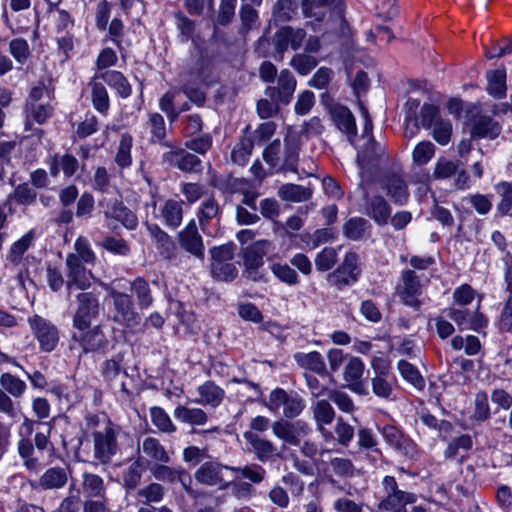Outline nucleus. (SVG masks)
Returning <instances> with one entry per match:
<instances>
[{
	"instance_id": "obj_56",
	"label": "nucleus",
	"mask_w": 512,
	"mask_h": 512,
	"mask_svg": "<svg viewBox=\"0 0 512 512\" xmlns=\"http://www.w3.org/2000/svg\"><path fill=\"white\" fill-rule=\"evenodd\" d=\"M282 158L279 140L271 142L263 151V159L276 172L283 171Z\"/></svg>"
},
{
	"instance_id": "obj_20",
	"label": "nucleus",
	"mask_w": 512,
	"mask_h": 512,
	"mask_svg": "<svg viewBox=\"0 0 512 512\" xmlns=\"http://www.w3.org/2000/svg\"><path fill=\"white\" fill-rule=\"evenodd\" d=\"M402 287L399 288L398 294L402 302L419 310L422 302L418 299V296L422 293V285L416 273L413 270H405L402 272Z\"/></svg>"
},
{
	"instance_id": "obj_64",
	"label": "nucleus",
	"mask_w": 512,
	"mask_h": 512,
	"mask_svg": "<svg viewBox=\"0 0 512 512\" xmlns=\"http://www.w3.org/2000/svg\"><path fill=\"white\" fill-rule=\"evenodd\" d=\"M337 262V251L333 247H325L315 257V266L318 271L330 270Z\"/></svg>"
},
{
	"instance_id": "obj_42",
	"label": "nucleus",
	"mask_w": 512,
	"mask_h": 512,
	"mask_svg": "<svg viewBox=\"0 0 512 512\" xmlns=\"http://www.w3.org/2000/svg\"><path fill=\"white\" fill-rule=\"evenodd\" d=\"M165 488L158 482L150 484L138 489L137 496L143 506H152V503H159L163 500Z\"/></svg>"
},
{
	"instance_id": "obj_48",
	"label": "nucleus",
	"mask_w": 512,
	"mask_h": 512,
	"mask_svg": "<svg viewBox=\"0 0 512 512\" xmlns=\"http://www.w3.org/2000/svg\"><path fill=\"white\" fill-rule=\"evenodd\" d=\"M133 138L130 134L124 133L121 135L117 152L115 155V163L121 169L127 168L132 164L131 148Z\"/></svg>"
},
{
	"instance_id": "obj_7",
	"label": "nucleus",
	"mask_w": 512,
	"mask_h": 512,
	"mask_svg": "<svg viewBox=\"0 0 512 512\" xmlns=\"http://www.w3.org/2000/svg\"><path fill=\"white\" fill-rule=\"evenodd\" d=\"M381 188L395 204L403 205L409 197L406 181L403 178L401 167L394 163L390 170L383 173L380 179Z\"/></svg>"
},
{
	"instance_id": "obj_19",
	"label": "nucleus",
	"mask_w": 512,
	"mask_h": 512,
	"mask_svg": "<svg viewBox=\"0 0 512 512\" xmlns=\"http://www.w3.org/2000/svg\"><path fill=\"white\" fill-rule=\"evenodd\" d=\"M446 313L456 323L460 331L473 330L480 332L487 326L486 317L478 310L448 308Z\"/></svg>"
},
{
	"instance_id": "obj_2",
	"label": "nucleus",
	"mask_w": 512,
	"mask_h": 512,
	"mask_svg": "<svg viewBox=\"0 0 512 512\" xmlns=\"http://www.w3.org/2000/svg\"><path fill=\"white\" fill-rule=\"evenodd\" d=\"M382 486L385 495L378 504L380 512H408L406 505L416 502V495L399 489L393 476H385L382 480Z\"/></svg>"
},
{
	"instance_id": "obj_37",
	"label": "nucleus",
	"mask_w": 512,
	"mask_h": 512,
	"mask_svg": "<svg viewBox=\"0 0 512 512\" xmlns=\"http://www.w3.org/2000/svg\"><path fill=\"white\" fill-rule=\"evenodd\" d=\"M96 78H101L108 86L114 88L122 98H127L131 95V86L125 76L119 71L107 70L97 75Z\"/></svg>"
},
{
	"instance_id": "obj_44",
	"label": "nucleus",
	"mask_w": 512,
	"mask_h": 512,
	"mask_svg": "<svg viewBox=\"0 0 512 512\" xmlns=\"http://www.w3.org/2000/svg\"><path fill=\"white\" fill-rule=\"evenodd\" d=\"M27 122L25 124L26 130L30 129V119L38 124H43L52 116L53 107L49 104L43 103H28L27 107Z\"/></svg>"
},
{
	"instance_id": "obj_55",
	"label": "nucleus",
	"mask_w": 512,
	"mask_h": 512,
	"mask_svg": "<svg viewBox=\"0 0 512 512\" xmlns=\"http://www.w3.org/2000/svg\"><path fill=\"white\" fill-rule=\"evenodd\" d=\"M398 370L401 376L411 383L416 389L422 390L425 387V380L419 373L418 369L407 362L406 360H400L398 362Z\"/></svg>"
},
{
	"instance_id": "obj_32",
	"label": "nucleus",
	"mask_w": 512,
	"mask_h": 512,
	"mask_svg": "<svg viewBox=\"0 0 512 512\" xmlns=\"http://www.w3.org/2000/svg\"><path fill=\"white\" fill-rule=\"evenodd\" d=\"M500 132L501 126L498 122L488 116H479L473 122L471 136L473 138L495 139Z\"/></svg>"
},
{
	"instance_id": "obj_5",
	"label": "nucleus",
	"mask_w": 512,
	"mask_h": 512,
	"mask_svg": "<svg viewBox=\"0 0 512 512\" xmlns=\"http://www.w3.org/2000/svg\"><path fill=\"white\" fill-rule=\"evenodd\" d=\"M28 324L41 351L49 353L56 349L60 333L55 324L40 315L29 317Z\"/></svg>"
},
{
	"instance_id": "obj_38",
	"label": "nucleus",
	"mask_w": 512,
	"mask_h": 512,
	"mask_svg": "<svg viewBox=\"0 0 512 512\" xmlns=\"http://www.w3.org/2000/svg\"><path fill=\"white\" fill-rule=\"evenodd\" d=\"M278 196L283 201L304 202L311 198L312 190L309 187L287 183L279 188Z\"/></svg>"
},
{
	"instance_id": "obj_10",
	"label": "nucleus",
	"mask_w": 512,
	"mask_h": 512,
	"mask_svg": "<svg viewBox=\"0 0 512 512\" xmlns=\"http://www.w3.org/2000/svg\"><path fill=\"white\" fill-rule=\"evenodd\" d=\"M359 256L355 252L346 253L342 263L327 277L328 282L342 289L356 282L360 275Z\"/></svg>"
},
{
	"instance_id": "obj_57",
	"label": "nucleus",
	"mask_w": 512,
	"mask_h": 512,
	"mask_svg": "<svg viewBox=\"0 0 512 512\" xmlns=\"http://www.w3.org/2000/svg\"><path fill=\"white\" fill-rule=\"evenodd\" d=\"M148 124L151 132V142L160 143L168 147L169 145L165 142L166 127L163 116L159 113L150 114Z\"/></svg>"
},
{
	"instance_id": "obj_14",
	"label": "nucleus",
	"mask_w": 512,
	"mask_h": 512,
	"mask_svg": "<svg viewBox=\"0 0 512 512\" xmlns=\"http://www.w3.org/2000/svg\"><path fill=\"white\" fill-rule=\"evenodd\" d=\"M272 430L276 437L294 446L299 445L301 439L311 431L309 425L302 420L291 422L283 419L275 421Z\"/></svg>"
},
{
	"instance_id": "obj_21",
	"label": "nucleus",
	"mask_w": 512,
	"mask_h": 512,
	"mask_svg": "<svg viewBox=\"0 0 512 512\" xmlns=\"http://www.w3.org/2000/svg\"><path fill=\"white\" fill-rule=\"evenodd\" d=\"M330 117L335 126L348 137V141L353 144L357 135L355 118L352 112L339 103H331L329 106Z\"/></svg>"
},
{
	"instance_id": "obj_23",
	"label": "nucleus",
	"mask_w": 512,
	"mask_h": 512,
	"mask_svg": "<svg viewBox=\"0 0 512 512\" xmlns=\"http://www.w3.org/2000/svg\"><path fill=\"white\" fill-rule=\"evenodd\" d=\"M163 160L184 172H200L202 170L200 158L184 149L166 152L163 155Z\"/></svg>"
},
{
	"instance_id": "obj_40",
	"label": "nucleus",
	"mask_w": 512,
	"mask_h": 512,
	"mask_svg": "<svg viewBox=\"0 0 512 512\" xmlns=\"http://www.w3.org/2000/svg\"><path fill=\"white\" fill-rule=\"evenodd\" d=\"M370 230L371 224L362 217H352L343 226L344 235L353 241L362 240Z\"/></svg>"
},
{
	"instance_id": "obj_39",
	"label": "nucleus",
	"mask_w": 512,
	"mask_h": 512,
	"mask_svg": "<svg viewBox=\"0 0 512 512\" xmlns=\"http://www.w3.org/2000/svg\"><path fill=\"white\" fill-rule=\"evenodd\" d=\"M130 289L137 299L140 309H148L153 303V295L149 283L143 277H137L130 283Z\"/></svg>"
},
{
	"instance_id": "obj_24",
	"label": "nucleus",
	"mask_w": 512,
	"mask_h": 512,
	"mask_svg": "<svg viewBox=\"0 0 512 512\" xmlns=\"http://www.w3.org/2000/svg\"><path fill=\"white\" fill-rule=\"evenodd\" d=\"M365 370L363 361L358 357H350L345 365L343 376L348 387L356 393L365 394L363 382L361 380Z\"/></svg>"
},
{
	"instance_id": "obj_31",
	"label": "nucleus",
	"mask_w": 512,
	"mask_h": 512,
	"mask_svg": "<svg viewBox=\"0 0 512 512\" xmlns=\"http://www.w3.org/2000/svg\"><path fill=\"white\" fill-rule=\"evenodd\" d=\"M197 392L200 398L194 400V402L197 404L209 405L213 408H216L221 404L225 395L224 390L212 381H206L204 384L200 385L197 388Z\"/></svg>"
},
{
	"instance_id": "obj_13",
	"label": "nucleus",
	"mask_w": 512,
	"mask_h": 512,
	"mask_svg": "<svg viewBox=\"0 0 512 512\" xmlns=\"http://www.w3.org/2000/svg\"><path fill=\"white\" fill-rule=\"evenodd\" d=\"M87 264L76 261V259H65L66 289L68 295L73 288L86 290L90 288L93 279V273Z\"/></svg>"
},
{
	"instance_id": "obj_12",
	"label": "nucleus",
	"mask_w": 512,
	"mask_h": 512,
	"mask_svg": "<svg viewBox=\"0 0 512 512\" xmlns=\"http://www.w3.org/2000/svg\"><path fill=\"white\" fill-rule=\"evenodd\" d=\"M72 340L79 344L85 354H106L108 351L109 340L99 325L78 330V332L73 333Z\"/></svg>"
},
{
	"instance_id": "obj_28",
	"label": "nucleus",
	"mask_w": 512,
	"mask_h": 512,
	"mask_svg": "<svg viewBox=\"0 0 512 512\" xmlns=\"http://www.w3.org/2000/svg\"><path fill=\"white\" fill-rule=\"evenodd\" d=\"M79 168V162L75 156L69 153L55 154L49 161V171L52 177H57L62 171L68 178L72 177Z\"/></svg>"
},
{
	"instance_id": "obj_63",
	"label": "nucleus",
	"mask_w": 512,
	"mask_h": 512,
	"mask_svg": "<svg viewBox=\"0 0 512 512\" xmlns=\"http://www.w3.org/2000/svg\"><path fill=\"white\" fill-rule=\"evenodd\" d=\"M271 271L281 282L290 286L297 285L300 281L297 272L288 264L274 263Z\"/></svg>"
},
{
	"instance_id": "obj_17",
	"label": "nucleus",
	"mask_w": 512,
	"mask_h": 512,
	"mask_svg": "<svg viewBox=\"0 0 512 512\" xmlns=\"http://www.w3.org/2000/svg\"><path fill=\"white\" fill-rule=\"evenodd\" d=\"M363 191L364 213L371 218L377 225L383 226L391 218V207L387 200L381 195L370 196L366 191L364 184L359 185Z\"/></svg>"
},
{
	"instance_id": "obj_22",
	"label": "nucleus",
	"mask_w": 512,
	"mask_h": 512,
	"mask_svg": "<svg viewBox=\"0 0 512 512\" xmlns=\"http://www.w3.org/2000/svg\"><path fill=\"white\" fill-rule=\"evenodd\" d=\"M146 226L160 255L166 260L177 264L179 260V253L172 237L156 224H147Z\"/></svg>"
},
{
	"instance_id": "obj_59",
	"label": "nucleus",
	"mask_w": 512,
	"mask_h": 512,
	"mask_svg": "<svg viewBox=\"0 0 512 512\" xmlns=\"http://www.w3.org/2000/svg\"><path fill=\"white\" fill-rule=\"evenodd\" d=\"M510 54H512V38L508 36L492 41L490 48H485V56L488 59L502 58Z\"/></svg>"
},
{
	"instance_id": "obj_8",
	"label": "nucleus",
	"mask_w": 512,
	"mask_h": 512,
	"mask_svg": "<svg viewBox=\"0 0 512 512\" xmlns=\"http://www.w3.org/2000/svg\"><path fill=\"white\" fill-rule=\"evenodd\" d=\"M384 442L400 455L414 459L418 455L416 443L394 425H384L378 428Z\"/></svg>"
},
{
	"instance_id": "obj_25",
	"label": "nucleus",
	"mask_w": 512,
	"mask_h": 512,
	"mask_svg": "<svg viewBox=\"0 0 512 512\" xmlns=\"http://www.w3.org/2000/svg\"><path fill=\"white\" fill-rule=\"evenodd\" d=\"M69 475L68 465L51 467L41 475L38 485L43 490L60 489L66 485Z\"/></svg>"
},
{
	"instance_id": "obj_41",
	"label": "nucleus",
	"mask_w": 512,
	"mask_h": 512,
	"mask_svg": "<svg viewBox=\"0 0 512 512\" xmlns=\"http://www.w3.org/2000/svg\"><path fill=\"white\" fill-rule=\"evenodd\" d=\"M66 258L76 259V261L94 266L96 256L90 247L88 240L82 236L78 237L74 243V251L68 253Z\"/></svg>"
},
{
	"instance_id": "obj_35",
	"label": "nucleus",
	"mask_w": 512,
	"mask_h": 512,
	"mask_svg": "<svg viewBox=\"0 0 512 512\" xmlns=\"http://www.w3.org/2000/svg\"><path fill=\"white\" fill-rule=\"evenodd\" d=\"M244 438L251 445L259 461L266 462L275 454L276 448L271 441L249 431L244 433Z\"/></svg>"
},
{
	"instance_id": "obj_60",
	"label": "nucleus",
	"mask_w": 512,
	"mask_h": 512,
	"mask_svg": "<svg viewBox=\"0 0 512 512\" xmlns=\"http://www.w3.org/2000/svg\"><path fill=\"white\" fill-rule=\"evenodd\" d=\"M496 191L501 196L497 205V211L501 216L510 215L512 209V186L508 182H500L496 185ZM512 216V214H511Z\"/></svg>"
},
{
	"instance_id": "obj_4",
	"label": "nucleus",
	"mask_w": 512,
	"mask_h": 512,
	"mask_svg": "<svg viewBox=\"0 0 512 512\" xmlns=\"http://www.w3.org/2000/svg\"><path fill=\"white\" fill-rule=\"evenodd\" d=\"M388 160L386 153V146L380 142H377L372 135L369 136L367 143L357 153V164L359 166L361 181L360 186L365 184V173L371 169H377L381 163Z\"/></svg>"
},
{
	"instance_id": "obj_11",
	"label": "nucleus",
	"mask_w": 512,
	"mask_h": 512,
	"mask_svg": "<svg viewBox=\"0 0 512 512\" xmlns=\"http://www.w3.org/2000/svg\"><path fill=\"white\" fill-rule=\"evenodd\" d=\"M78 308L73 316V327L85 330L99 314V301L91 292H81L76 296Z\"/></svg>"
},
{
	"instance_id": "obj_3",
	"label": "nucleus",
	"mask_w": 512,
	"mask_h": 512,
	"mask_svg": "<svg viewBox=\"0 0 512 512\" xmlns=\"http://www.w3.org/2000/svg\"><path fill=\"white\" fill-rule=\"evenodd\" d=\"M120 428L109 420L106 425L93 433L94 458L101 464L111 462L113 456L119 451L117 436Z\"/></svg>"
},
{
	"instance_id": "obj_47",
	"label": "nucleus",
	"mask_w": 512,
	"mask_h": 512,
	"mask_svg": "<svg viewBox=\"0 0 512 512\" xmlns=\"http://www.w3.org/2000/svg\"><path fill=\"white\" fill-rule=\"evenodd\" d=\"M82 490L87 497H104L105 485L103 479L93 473H84L82 480Z\"/></svg>"
},
{
	"instance_id": "obj_18",
	"label": "nucleus",
	"mask_w": 512,
	"mask_h": 512,
	"mask_svg": "<svg viewBox=\"0 0 512 512\" xmlns=\"http://www.w3.org/2000/svg\"><path fill=\"white\" fill-rule=\"evenodd\" d=\"M177 240L182 249L200 261L205 257L203 238L198 232L195 220H191L184 229L178 232Z\"/></svg>"
},
{
	"instance_id": "obj_46",
	"label": "nucleus",
	"mask_w": 512,
	"mask_h": 512,
	"mask_svg": "<svg viewBox=\"0 0 512 512\" xmlns=\"http://www.w3.org/2000/svg\"><path fill=\"white\" fill-rule=\"evenodd\" d=\"M254 141L251 137L244 136L233 147L231 151V161L239 166H244L252 153Z\"/></svg>"
},
{
	"instance_id": "obj_1",
	"label": "nucleus",
	"mask_w": 512,
	"mask_h": 512,
	"mask_svg": "<svg viewBox=\"0 0 512 512\" xmlns=\"http://www.w3.org/2000/svg\"><path fill=\"white\" fill-rule=\"evenodd\" d=\"M344 3L335 0H302L301 8L306 18L312 19L313 29L323 27L325 32H342L345 25Z\"/></svg>"
},
{
	"instance_id": "obj_36",
	"label": "nucleus",
	"mask_w": 512,
	"mask_h": 512,
	"mask_svg": "<svg viewBox=\"0 0 512 512\" xmlns=\"http://www.w3.org/2000/svg\"><path fill=\"white\" fill-rule=\"evenodd\" d=\"M487 78V92L489 95L497 99H502L506 96V70L504 68L490 70L486 73Z\"/></svg>"
},
{
	"instance_id": "obj_26",
	"label": "nucleus",
	"mask_w": 512,
	"mask_h": 512,
	"mask_svg": "<svg viewBox=\"0 0 512 512\" xmlns=\"http://www.w3.org/2000/svg\"><path fill=\"white\" fill-rule=\"evenodd\" d=\"M272 244L268 240H259L244 250V266L246 269H259Z\"/></svg>"
},
{
	"instance_id": "obj_27",
	"label": "nucleus",
	"mask_w": 512,
	"mask_h": 512,
	"mask_svg": "<svg viewBox=\"0 0 512 512\" xmlns=\"http://www.w3.org/2000/svg\"><path fill=\"white\" fill-rule=\"evenodd\" d=\"M357 445L361 451L366 452L374 461L383 458L376 435L370 428L360 427L357 431Z\"/></svg>"
},
{
	"instance_id": "obj_52",
	"label": "nucleus",
	"mask_w": 512,
	"mask_h": 512,
	"mask_svg": "<svg viewBox=\"0 0 512 512\" xmlns=\"http://www.w3.org/2000/svg\"><path fill=\"white\" fill-rule=\"evenodd\" d=\"M220 206L214 198H208L201 203L198 220L203 231L209 222L220 215Z\"/></svg>"
},
{
	"instance_id": "obj_54",
	"label": "nucleus",
	"mask_w": 512,
	"mask_h": 512,
	"mask_svg": "<svg viewBox=\"0 0 512 512\" xmlns=\"http://www.w3.org/2000/svg\"><path fill=\"white\" fill-rule=\"evenodd\" d=\"M9 53L17 64L24 65L31 57L29 43L24 38H14L9 42Z\"/></svg>"
},
{
	"instance_id": "obj_34",
	"label": "nucleus",
	"mask_w": 512,
	"mask_h": 512,
	"mask_svg": "<svg viewBox=\"0 0 512 512\" xmlns=\"http://www.w3.org/2000/svg\"><path fill=\"white\" fill-rule=\"evenodd\" d=\"M176 420L192 426L205 425L208 420V414L201 408H192L185 405H178L173 412Z\"/></svg>"
},
{
	"instance_id": "obj_50",
	"label": "nucleus",
	"mask_w": 512,
	"mask_h": 512,
	"mask_svg": "<svg viewBox=\"0 0 512 512\" xmlns=\"http://www.w3.org/2000/svg\"><path fill=\"white\" fill-rule=\"evenodd\" d=\"M152 424L162 433L172 434L176 432V426L166 411L158 406L150 408Z\"/></svg>"
},
{
	"instance_id": "obj_29",
	"label": "nucleus",
	"mask_w": 512,
	"mask_h": 512,
	"mask_svg": "<svg viewBox=\"0 0 512 512\" xmlns=\"http://www.w3.org/2000/svg\"><path fill=\"white\" fill-rule=\"evenodd\" d=\"M298 366L310 370L320 376H327L328 371L322 355L317 351L309 353L298 352L294 355Z\"/></svg>"
},
{
	"instance_id": "obj_30",
	"label": "nucleus",
	"mask_w": 512,
	"mask_h": 512,
	"mask_svg": "<svg viewBox=\"0 0 512 512\" xmlns=\"http://www.w3.org/2000/svg\"><path fill=\"white\" fill-rule=\"evenodd\" d=\"M181 91L189 98L190 101L197 105H202L205 101V94L199 86L201 80V72L183 73Z\"/></svg>"
},
{
	"instance_id": "obj_6",
	"label": "nucleus",
	"mask_w": 512,
	"mask_h": 512,
	"mask_svg": "<svg viewBox=\"0 0 512 512\" xmlns=\"http://www.w3.org/2000/svg\"><path fill=\"white\" fill-rule=\"evenodd\" d=\"M109 295L114 307L113 321L127 328L139 325L141 317L135 309L131 295L120 292L115 288L110 289Z\"/></svg>"
},
{
	"instance_id": "obj_9",
	"label": "nucleus",
	"mask_w": 512,
	"mask_h": 512,
	"mask_svg": "<svg viewBox=\"0 0 512 512\" xmlns=\"http://www.w3.org/2000/svg\"><path fill=\"white\" fill-rule=\"evenodd\" d=\"M168 463H156L149 465L151 475L158 481L174 483L179 481L183 489L191 498H197L198 492L192 488L191 475L182 467L173 468Z\"/></svg>"
},
{
	"instance_id": "obj_53",
	"label": "nucleus",
	"mask_w": 512,
	"mask_h": 512,
	"mask_svg": "<svg viewBox=\"0 0 512 512\" xmlns=\"http://www.w3.org/2000/svg\"><path fill=\"white\" fill-rule=\"evenodd\" d=\"M123 361V355L118 353L111 359H107L101 366V375L106 382H112L120 374L126 375V371L122 368L121 363Z\"/></svg>"
},
{
	"instance_id": "obj_43",
	"label": "nucleus",
	"mask_w": 512,
	"mask_h": 512,
	"mask_svg": "<svg viewBox=\"0 0 512 512\" xmlns=\"http://www.w3.org/2000/svg\"><path fill=\"white\" fill-rule=\"evenodd\" d=\"M182 202L176 200H167L161 209L162 217L167 226L177 228L183 218Z\"/></svg>"
},
{
	"instance_id": "obj_58",
	"label": "nucleus",
	"mask_w": 512,
	"mask_h": 512,
	"mask_svg": "<svg viewBox=\"0 0 512 512\" xmlns=\"http://www.w3.org/2000/svg\"><path fill=\"white\" fill-rule=\"evenodd\" d=\"M0 385L4 392H8L15 398L21 397L26 390L25 382L10 373L1 375Z\"/></svg>"
},
{
	"instance_id": "obj_15",
	"label": "nucleus",
	"mask_w": 512,
	"mask_h": 512,
	"mask_svg": "<svg viewBox=\"0 0 512 512\" xmlns=\"http://www.w3.org/2000/svg\"><path fill=\"white\" fill-rule=\"evenodd\" d=\"M232 467L223 465L217 461L204 462L195 472L194 477L200 484L207 486H218L221 489L229 485L226 480L225 471Z\"/></svg>"
},
{
	"instance_id": "obj_62",
	"label": "nucleus",
	"mask_w": 512,
	"mask_h": 512,
	"mask_svg": "<svg viewBox=\"0 0 512 512\" xmlns=\"http://www.w3.org/2000/svg\"><path fill=\"white\" fill-rule=\"evenodd\" d=\"M91 90L94 108L100 113H106L109 109V97L106 88L102 83L92 82Z\"/></svg>"
},
{
	"instance_id": "obj_51",
	"label": "nucleus",
	"mask_w": 512,
	"mask_h": 512,
	"mask_svg": "<svg viewBox=\"0 0 512 512\" xmlns=\"http://www.w3.org/2000/svg\"><path fill=\"white\" fill-rule=\"evenodd\" d=\"M33 238V232L30 231L14 242L7 255V260L14 265L20 264L24 253L31 246Z\"/></svg>"
},
{
	"instance_id": "obj_33",
	"label": "nucleus",
	"mask_w": 512,
	"mask_h": 512,
	"mask_svg": "<svg viewBox=\"0 0 512 512\" xmlns=\"http://www.w3.org/2000/svg\"><path fill=\"white\" fill-rule=\"evenodd\" d=\"M142 452L148 458L149 464L169 463L171 457L160 441L153 437H147L142 443Z\"/></svg>"
},
{
	"instance_id": "obj_61",
	"label": "nucleus",
	"mask_w": 512,
	"mask_h": 512,
	"mask_svg": "<svg viewBox=\"0 0 512 512\" xmlns=\"http://www.w3.org/2000/svg\"><path fill=\"white\" fill-rule=\"evenodd\" d=\"M176 19V26L180 33V40L182 42H187L189 40H193L196 24L193 20L189 19L182 12L178 11L174 14Z\"/></svg>"
},
{
	"instance_id": "obj_49",
	"label": "nucleus",
	"mask_w": 512,
	"mask_h": 512,
	"mask_svg": "<svg viewBox=\"0 0 512 512\" xmlns=\"http://www.w3.org/2000/svg\"><path fill=\"white\" fill-rule=\"evenodd\" d=\"M19 455L24 459V466L27 470L38 472L41 464L37 456L33 444L28 439H21L18 443Z\"/></svg>"
},
{
	"instance_id": "obj_16",
	"label": "nucleus",
	"mask_w": 512,
	"mask_h": 512,
	"mask_svg": "<svg viewBox=\"0 0 512 512\" xmlns=\"http://www.w3.org/2000/svg\"><path fill=\"white\" fill-rule=\"evenodd\" d=\"M296 85L297 81L293 73L288 69H283L277 76L276 85L268 86L264 91V95L268 98L276 99L283 106H286L293 98Z\"/></svg>"
},
{
	"instance_id": "obj_45",
	"label": "nucleus",
	"mask_w": 512,
	"mask_h": 512,
	"mask_svg": "<svg viewBox=\"0 0 512 512\" xmlns=\"http://www.w3.org/2000/svg\"><path fill=\"white\" fill-rule=\"evenodd\" d=\"M313 417L319 428L329 425L335 418V410L328 400H318L312 406Z\"/></svg>"
}]
</instances>
